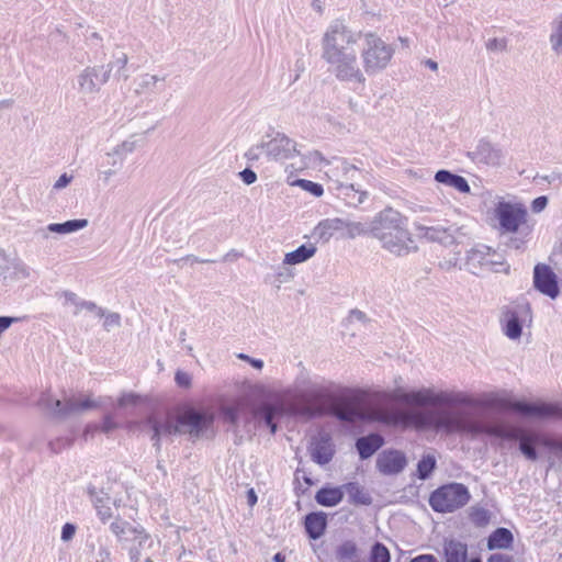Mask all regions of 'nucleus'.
Listing matches in <instances>:
<instances>
[{
	"mask_svg": "<svg viewBox=\"0 0 562 562\" xmlns=\"http://www.w3.org/2000/svg\"><path fill=\"white\" fill-rule=\"evenodd\" d=\"M391 553L386 546L380 541H375L369 553V562H390Z\"/></svg>",
	"mask_w": 562,
	"mask_h": 562,
	"instance_id": "nucleus-43",
	"label": "nucleus"
},
{
	"mask_svg": "<svg viewBox=\"0 0 562 562\" xmlns=\"http://www.w3.org/2000/svg\"><path fill=\"white\" fill-rule=\"evenodd\" d=\"M175 381L178 386L188 389L191 386V375L184 371L178 370L175 374Z\"/></svg>",
	"mask_w": 562,
	"mask_h": 562,
	"instance_id": "nucleus-55",
	"label": "nucleus"
},
{
	"mask_svg": "<svg viewBox=\"0 0 562 562\" xmlns=\"http://www.w3.org/2000/svg\"><path fill=\"white\" fill-rule=\"evenodd\" d=\"M178 420L180 429L186 430L182 434H188L191 438L199 439L213 426L214 415L209 411L189 406L181 412Z\"/></svg>",
	"mask_w": 562,
	"mask_h": 562,
	"instance_id": "nucleus-11",
	"label": "nucleus"
},
{
	"mask_svg": "<svg viewBox=\"0 0 562 562\" xmlns=\"http://www.w3.org/2000/svg\"><path fill=\"white\" fill-rule=\"evenodd\" d=\"M348 494V502L356 506H369L372 504V496L358 482L344 484V493Z\"/></svg>",
	"mask_w": 562,
	"mask_h": 562,
	"instance_id": "nucleus-33",
	"label": "nucleus"
},
{
	"mask_svg": "<svg viewBox=\"0 0 562 562\" xmlns=\"http://www.w3.org/2000/svg\"><path fill=\"white\" fill-rule=\"evenodd\" d=\"M37 406L49 413L53 418L66 419L71 415L80 414L99 407V403L86 397L77 401L75 397L64 396L63 400L54 398L49 392H43L37 401Z\"/></svg>",
	"mask_w": 562,
	"mask_h": 562,
	"instance_id": "nucleus-8",
	"label": "nucleus"
},
{
	"mask_svg": "<svg viewBox=\"0 0 562 562\" xmlns=\"http://www.w3.org/2000/svg\"><path fill=\"white\" fill-rule=\"evenodd\" d=\"M302 471H303L302 469L297 468V469H296V471H295V473H294V481H293L294 488H293V490H294V493H295V495H296L297 497H300V496L304 495V494L307 492V488H306V487L304 488V487L301 485V482H300V476H299V474H300Z\"/></svg>",
	"mask_w": 562,
	"mask_h": 562,
	"instance_id": "nucleus-62",
	"label": "nucleus"
},
{
	"mask_svg": "<svg viewBox=\"0 0 562 562\" xmlns=\"http://www.w3.org/2000/svg\"><path fill=\"white\" fill-rule=\"evenodd\" d=\"M533 288L554 300L560 295L558 276L549 265L537 263L533 268Z\"/></svg>",
	"mask_w": 562,
	"mask_h": 562,
	"instance_id": "nucleus-16",
	"label": "nucleus"
},
{
	"mask_svg": "<svg viewBox=\"0 0 562 562\" xmlns=\"http://www.w3.org/2000/svg\"><path fill=\"white\" fill-rule=\"evenodd\" d=\"M268 140L263 139L265 154L269 160L282 161L300 155L296 142L281 132L267 133Z\"/></svg>",
	"mask_w": 562,
	"mask_h": 562,
	"instance_id": "nucleus-13",
	"label": "nucleus"
},
{
	"mask_svg": "<svg viewBox=\"0 0 562 562\" xmlns=\"http://www.w3.org/2000/svg\"><path fill=\"white\" fill-rule=\"evenodd\" d=\"M72 445V439L68 437H59L48 442V448L53 453H59L65 448H68Z\"/></svg>",
	"mask_w": 562,
	"mask_h": 562,
	"instance_id": "nucleus-49",
	"label": "nucleus"
},
{
	"mask_svg": "<svg viewBox=\"0 0 562 562\" xmlns=\"http://www.w3.org/2000/svg\"><path fill=\"white\" fill-rule=\"evenodd\" d=\"M291 186H297L302 188L304 191L311 193L315 198H319L324 193V188L321 183L314 182L306 179H296L290 182Z\"/></svg>",
	"mask_w": 562,
	"mask_h": 562,
	"instance_id": "nucleus-45",
	"label": "nucleus"
},
{
	"mask_svg": "<svg viewBox=\"0 0 562 562\" xmlns=\"http://www.w3.org/2000/svg\"><path fill=\"white\" fill-rule=\"evenodd\" d=\"M81 306H82V310H86L88 312H92V313H94L100 318H102L104 316V308L98 306L92 301H86L85 300L83 303H81Z\"/></svg>",
	"mask_w": 562,
	"mask_h": 562,
	"instance_id": "nucleus-59",
	"label": "nucleus"
},
{
	"mask_svg": "<svg viewBox=\"0 0 562 562\" xmlns=\"http://www.w3.org/2000/svg\"><path fill=\"white\" fill-rule=\"evenodd\" d=\"M366 235L371 237V221L369 223H362L345 220L344 233L341 234V238L353 239L358 236Z\"/></svg>",
	"mask_w": 562,
	"mask_h": 562,
	"instance_id": "nucleus-37",
	"label": "nucleus"
},
{
	"mask_svg": "<svg viewBox=\"0 0 562 562\" xmlns=\"http://www.w3.org/2000/svg\"><path fill=\"white\" fill-rule=\"evenodd\" d=\"M142 396L136 393H124L119 400H117V406L119 407H125L127 405L136 406L140 403Z\"/></svg>",
	"mask_w": 562,
	"mask_h": 562,
	"instance_id": "nucleus-51",
	"label": "nucleus"
},
{
	"mask_svg": "<svg viewBox=\"0 0 562 562\" xmlns=\"http://www.w3.org/2000/svg\"><path fill=\"white\" fill-rule=\"evenodd\" d=\"M491 513L484 507L472 506L469 509V518L471 522L477 528L486 527L491 521Z\"/></svg>",
	"mask_w": 562,
	"mask_h": 562,
	"instance_id": "nucleus-40",
	"label": "nucleus"
},
{
	"mask_svg": "<svg viewBox=\"0 0 562 562\" xmlns=\"http://www.w3.org/2000/svg\"><path fill=\"white\" fill-rule=\"evenodd\" d=\"M344 499V484L340 486H323L315 494V501L324 507H334Z\"/></svg>",
	"mask_w": 562,
	"mask_h": 562,
	"instance_id": "nucleus-30",
	"label": "nucleus"
},
{
	"mask_svg": "<svg viewBox=\"0 0 562 562\" xmlns=\"http://www.w3.org/2000/svg\"><path fill=\"white\" fill-rule=\"evenodd\" d=\"M507 47V41L505 38H490L486 42V49L491 52L499 50L503 52Z\"/></svg>",
	"mask_w": 562,
	"mask_h": 562,
	"instance_id": "nucleus-54",
	"label": "nucleus"
},
{
	"mask_svg": "<svg viewBox=\"0 0 562 562\" xmlns=\"http://www.w3.org/2000/svg\"><path fill=\"white\" fill-rule=\"evenodd\" d=\"M376 469L384 475H396L407 465L406 454L397 449H385L376 458Z\"/></svg>",
	"mask_w": 562,
	"mask_h": 562,
	"instance_id": "nucleus-19",
	"label": "nucleus"
},
{
	"mask_svg": "<svg viewBox=\"0 0 562 562\" xmlns=\"http://www.w3.org/2000/svg\"><path fill=\"white\" fill-rule=\"evenodd\" d=\"M344 423L378 422L389 426L416 427L418 429H435L438 431L441 408L425 411H392L369 414L356 407H347L334 413Z\"/></svg>",
	"mask_w": 562,
	"mask_h": 562,
	"instance_id": "nucleus-5",
	"label": "nucleus"
},
{
	"mask_svg": "<svg viewBox=\"0 0 562 562\" xmlns=\"http://www.w3.org/2000/svg\"><path fill=\"white\" fill-rule=\"evenodd\" d=\"M130 532L134 535L133 544L128 549L130 562H140L142 551L153 547L151 536L140 525L130 527Z\"/></svg>",
	"mask_w": 562,
	"mask_h": 562,
	"instance_id": "nucleus-24",
	"label": "nucleus"
},
{
	"mask_svg": "<svg viewBox=\"0 0 562 562\" xmlns=\"http://www.w3.org/2000/svg\"><path fill=\"white\" fill-rule=\"evenodd\" d=\"M166 77H159L157 75H149L145 74L140 76L139 83H138V92L143 91H162L164 87L160 85L158 87V83L164 82Z\"/></svg>",
	"mask_w": 562,
	"mask_h": 562,
	"instance_id": "nucleus-39",
	"label": "nucleus"
},
{
	"mask_svg": "<svg viewBox=\"0 0 562 562\" xmlns=\"http://www.w3.org/2000/svg\"><path fill=\"white\" fill-rule=\"evenodd\" d=\"M446 562H467L468 546L459 540H448L443 544Z\"/></svg>",
	"mask_w": 562,
	"mask_h": 562,
	"instance_id": "nucleus-34",
	"label": "nucleus"
},
{
	"mask_svg": "<svg viewBox=\"0 0 562 562\" xmlns=\"http://www.w3.org/2000/svg\"><path fill=\"white\" fill-rule=\"evenodd\" d=\"M436 467L437 461L434 456H423V458L417 463V477L422 481L428 480L434 473Z\"/></svg>",
	"mask_w": 562,
	"mask_h": 562,
	"instance_id": "nucleus-41",
	"label": "nucleus"
},
{
	"mask_svg": "<svg viewBox=\"0 0 562 562\" xmlns=\"http://www.w3.org/2000/svg\"><path fill=\"white\" fill-rule=\"evenodd\" d=\"M92 562H112L111 544L106 537H98L95 542L88 543Z\"/></svg>",
	"mask_w": 562,
	"mask_h": 562,
	"instance_id": "nucleus-35",
	"label": "nucleus"
},
{
	"mask_svg": "<svg viewBox=\"0 0 562 562\" xmlns=\"http://www.w3.org/2000/svg\"><path fill=\"white\" fill-rule=\"evenodd\" d=\"M382 398L394 401L400 404L414 406H431L437 408L454 409L456 406L462 407H486L497 412L513 413L522 418L535 419H562V404L546 402H528L525 400H513L492 395L484 401L471 398L462 393L447 391L435 392L431 389H420L406 392L402 389H395L392 392L382 393Z\"/></svg>",
	"mask_w": 562,
	"mask_h": 562,
	"instance_id": "nucleus-1",
	"label": "nucleus"
},
{
	"mask_svg": "<svg viewBox=\"0 0 562 562\" xmlns=\"http://www.w3.org/2000/svg\"><path fill=\"white\" fill-rule=\"evenodd\" d=\"M435 180L446 187L453 188L460 193H470L471 188L468 180L447 169H440L435 173Z\"/></svg>",
	"mask_w": 562,
	"mask_h": 562,
	"instance_id": "nucleus-28",
	"label": "nucleus"
},
{
	"mask_svg": "<svg viewBox=\"0 0 562 562\" xmlns=\"http://www.w3.org/2000/svg\"><path fill=\"white\" fill-rule=\"evenodd\" d=\"M364 44L361 53L364 71L374 75L385 69L394 55V47L373 33L364 35Z\"/></svg>",
	"mask_w": 562,
	"mask_h": 562,
	"instance_id": "nucleus-9",
	"label": "nucleus"
},
{
	"mask_svg": "<svg viewBox=\"0 0 562 562\" xmlns=\"http://www.w3.org/2000/svg\"><path fill=\"white\" fill-rule=\"evenodd\" d=\"M238 176L247 186H250L257 181V173L250 168H245L238 173Z\"/></svg>",
	"mask_w": 562,
	"mask_h": 562,
	"instance_id": "nucleus-58",
	"label": "nucleus"
},
{
	"mask_svg": "<svg viewBox=\"0 0 562 562\" xmlns=\"http://www.w3.org/2000/svg\"><path fill=\"white\" fill-rule=\"evenodd\" d=\"M300 397L306 403L286 404L279 394L269 392L250 405V414L254 419L262 422L271 435H276L278 420L285 416L313 419L326 415V404L331 403L335 395L326 386L314 385L308 392L301 393Z\"/></svg>",
	"mask_w": 562,
	"mask_h": 562,
	"instance_id": "nucleus-3",
	"label": "nucleus"
},
{
	"mask_svg": "<svg viewBox=\"0 0 562 562\" xmlns=\"http://www.w3.org/2000/svg\"><path fill=\"white\" fill-rule=\"evenodd\" d=\"M338 169L347 177V179L353 180L356 178V173L360 172L359 169L349 164L346 159H340V166Z\"/></svg>",
	"mask_w": 562,
	"mask_h": 562,
	"instance_id": "nucleus-53",
	"label": "nucleus"
},
{
	"mask_svg": "<svg viewBox=\"0 0 562 562\" xmlns=\"http://www.w3.org/2000/svg\"><path fill=\"white\" fill-rule=\"evenodd\" d=\"M87 494L97 512V516L102 524H106L112 517L111 502L112 497L102 488H97L94 485L89 484Z\"/></svg>",
	"mask_w": 562,
	"mask_h": 562,
	"instance_id": "nucleus-22",
	"label": "nucleus"
},
{
	"mask_svg": "<svg viewBox=\"0 0 562 562\" xmlns=\"http://www.w3.org/2000/svg\"><path fill=\"white\" fill-rule=\"evenodd\" d=\"M487 562H514V558L505 553H493L488 557Z\"/></svg>",
	"mask_w": 562,
	"mask_h": 562,
	"instance_id": "nucleus-64",
	"label": "nucleus"
},
{
	"mask_svg": "<svg viewBox=\"0 0 562 562\" xmlns=\"http://www.w3.org/2000/svg\"><path fill=\"white\" fill-rule=\"evenodd\" d=\"M144 425L150 428L153 432L150 439L157 451L160 450L162 437L182 434V431H184L180 429L178 417L176 420H172L170 418L159 419L155 415H149L145 418Z\"/></svg>",
	"mask_w": 562,
	"mask_h": 562,
	"instance_id": "nucleus-18",
	"label": "nucleus"
},
{
	"mask_svg": "<svg viewBox=\"0 0 562 562\" xmlns=\"http://www.w3.org/2000/svg\"><path fill=\"white\" fill-rule=\"evenodd\" d=\"M130 527H133L128 521L122 520L120 516L115 518L114 521L110 524L111 532L116 537L117 541H123L124 533L126 530L130 531Z\"/></svg>",
	"mask_w": 562,
	"mask_h": 562,
	"instance_id": "nucleus-47",
	"label": "nucleus"
},
{
	"mask_svg": "<svg viewBox=\"0 0 562 562\" xmlns=\"http://www.w3.org/2000/svg\"><path fill=\"white\" fill-rule=\"evenodd\" d=\"M514 543L513 532L505 527H497L490 533L486 541L488 550L510 549Z\"/></svg>",
	"mask_w": 562,
	"mask_h": 562,
	"instance_id": "nucleus-31",
	"label": "nucleus"
},
{
	"mask_svg": "<svg viewBox=\"0 0 562 562\" xmlns=\"http://www.w3.org/2000/svg\"><path fill=\"white\" fill-rule=\"evenodd\" d=\"M112 72V64L86 67L77 78L79 91L85 94L99 92Z\"/></svg>",
	"mask_w": 562,
	"mask_h": 562,
	"instance_id": "nucleus-15",
	"label": "nucleus"
},
{
	"mask_svg": "<svg viewBox=\"0 0 562 562\" xmlns=\"http://www.w3.org/2000/svg\"><path fill=\"white\" fill-rule=\"evenodd\" d=\"M325 60L334 67L333 71L338 80L357 82L364 86L366 77L358 67L355 50L340 54V56H335L334 58H326Z\"/></svg>",
	"mask_w": 562,
	"mask_h": 562,
	"instance_id": "nucleus-14",
	"label": "nucleus"
},
{
	"mask_svg": "<svg viewBox=\"0 0 562 562\" xmlns=\"http://www.w3.org/2000/svg\"><path fill=\"white\" fill-rule=\"evenodd\" d=\"M316 250L313 244H303L293 251L285 254L283 263L292 266L305 262L315 255Z\"/></svg>",
	"mask_w": 562,
	"mask_h": 562,
	"instance_id": "nucleus-36",
	"label": "nucleus"
},
{
	"mask_svg": "<svg viewBox=\"0 0 562 562\" xmlns=\"http://www.w3.org/2000/svg\"><path fill=\"white\" fill-rule=\"evenodd\" d=\"M304 529L311 540L319 539L326 531L328 520L324 512H312L304 517Z\"/></svg>",
	"mask_w": 562,
	"mask_h": 562,
	"instance_id": "nucleus-26",
	"label": "nucleus"
},
{
	"mask_svg": "<svg viewBox=\"0 0 562 562\" xmlns=\"http://www.w3.org/2000/svg\"><path fill=\"white\" fill-rule=\"evenodd\" d=\"M542 447L554 453L559 459H562V437L554 438L548 436V438H543Z\"/></svg>",
	"mask_w": 562,
	"mask_h": 562,
	"instance_id": "nucleus-48",
	"label": "nucleus"
},
{
	"mask_svg": "<svg viewBox=\"0 0 562 562\" xmlns=\"http://www.w3.org/2000/svg\"><path fill=\"white\" fill-rule=\"evenodd\" d=\"M335 190L337 199L341 200L349 207H359L369 199V192L353 183L339 182Z\"/></svg>",
	"mask_w": 562,
	"mask_h": 562,
	"instance_id": "nucleus-21",
	"label": "nucleus"
},
{
	"mask_svg": "<svg viewBox=\"0 0 562 562\" xmlns=\"http://www.w3.org/2000/svg\"><path fill=\"white\" fill-rule=\"evenodd\" d=\"M547 205H548V198L546 195H540L531 202V210L535 213H540L541 211H543L547 207Z\"/></svg>",
	"mask_w": 562,
	"mask_h": 562,
	"instance_id": "nucleus-61",
	"label": "nucleus"
},
{
	"mask_svg": "<svg viewBox=\"0 0 562 562\" xmlns=\"http://www.w3.org/2000/svg\"><path fill=\"white\" fill-rule=\"evenodd\" d=\"M527 319L531 321V307L527 301L518 302L514 306H506L503 311V333L512 340L519 339Z\"/></svg>",
	"mask_w": 562,
	"mask_h": 562,
	"instance_id": "nucleus-12",
	"label": "nucleus"
},
{
	"mask_svg": "<svg viewBox=\"0 0 562 562\" xmlns=\"http://www.w3.org/2000/svg\"><path fill=\"white\" fill-rule=\"evenodd\" d=\"M135 149L134 140H125L122 144L117 145L114 149L115 155H126L132 153Z\"/></svg>",
	"mask_w": 562,
	"mask_h": 562,
	"instance_id": "nucleus-60",
	"label": "nucleus"
},
{
	"mask_svg": "<svg viewBox=\"0 0 562 562\" xmlns=\"http://www.w3.org/2000/svg\"><path fill=\"white\" fill-rule=\"evenodd\" d=\"M423 237L429 241H436L445 246L452 245L456 241L453 231L451 227L446 228L442 226H422Z\"/></svg>",
	"mask_w": 562,
	"mask_h": 562,
	"instance_id": "nucleus-32",
	"label": "nucleus"
},
{
	"mask_svg": "<svg viewBox=\"0 0 562 562\" xmlns=\"http://www.w3.org/2000/svg\"><path fill=\"white\" fill-rule=\"evenodd\" d=\"M494 256L495 251L491 247L477 244L467 251L465 266L474 274L484 268L493 269L494 266L503 263L493 259Z\"/></svg>",
	"mask_w": 562,
	"mask_h": 562,
	"instance_id": "nucleus-17",
	"label": "nucleus"
},
{
	"mask_svg": "<svg viewBox=\"0 0 562 562\" xmlns=\"http://www.w3.org/2000/svg\"><path fill=\"white\" fill-rule=\"evenodd\" d=\"M438 431L446 434H467L472 436L486 435L504 440L518 441V449L530 461H537L539 453L537 447H542L543 438L548 435L527 432L510 426L497 418L477 419L463 409L441 408Z\"/></svg>",
	"mask_w": 562,
	"mask_h": 562,
	"instance_id": "nucleus-2",
	"label": "nucleus"
},
{
	"mask_svg": "<svg viewBox=\"0 0 562 562\" xmlns=\"http://www.w3.org/2000/svg\"><path fill=\"white\" fill-rule=\"evenodd\" d=\"M468 156L475 162L497 166L502 162L503 153L494 147L488 140L482 138L479 140L474 150L469 151Z\"/></svg>",
	"mask_w": 562,
	"mask_h": 562,
	"instance_id": "nucleus-23",
	"label": "nucleus"
},
{
	"mask_svg": "<svg viewBox=\"0 0 562 562\" xmlns=\"http://www.w3.org/2000/svg\"><path fill=\"white\" fill-rule=\"evenodd\" d=\"M119 427L117 423L113 419L111 415H105L103 417L101 426H99L100 431L104 434H110L114 429Z\"/></svg>",
	"mask_w": 562,
	"mask_h": 562,
	"instance_id": "nucleus-57",
	"label": "nucleus"
},
{
	"mask_svg": "<svg viewBox=\"0 0 562 562\" xmlns=\"http://www.w3.org/2000/svg\"><path fill=\"white\" fill-rule=\"evenodd\" d=\"M358 35L350 31L341 21H334L327 29L323 38V58H334L353 50L350 44L357 42Z\"/></svg>",
	"mask_w": 562,
	"mask_h": 562,
	"instance_id": "nucleus-10",
	"label": "nucleus"
},
{
	"mask_svg": "<svg viewBox=\"0 0 562 562\" xmlns=\"http://www.w3.org/2000/svg\"><path fill=\"white\" fill-rule=\"evenodd\" d=\"M12 273L10 278L12 280H24L32 278L36 272L30 268L26 263H24L21 259L16 258L11 263Z\"/></svg>",
	"mask_w": 562,
	"mask_h": 562,
	"instance_id": "nucleus-42",
	"label": "nucleus"
},
{
	"mask_svg": "<svg viewBox=\"0 0 562 562\" xmlns=\"http://www.w3.org/2000/svg\"><path fill=\"white\" fill-rule=\"evenodd\" d=\"M355 321L366 324L369 319L366 313L355 308L349 312L348 322L352 323Z\"/></svg>",
	"mask_w": 562,
	"mask_h": 562,
	"instance_id": "nucleus-63",
	"label": "nucleus"
},
{
	"mask_svg": "<svg viewBox=\"0 0 562 562\" xmlns=\"http://www.w3.org/2000/svg\"><path fill=\"white\" fill-rule=\"evenodd\" d=\"M104 322L103 327L106 331H109L113 327H119L121 325V315L115 312H109L104 310Z\"/></svg>",
	"mask_w": 562,
	"mask_h": 562,
	"instance_id": "nucleus-50",
	"label": "nucleus"
},
{
	"mask_svg": "<svg viewBox=\"0 0 562 562\" xmlns=\"http://www.w3.org/2000/svg\"><path fill=\"white\" fill-rule=\"evenodd\" d=\"M371 237L380 243L382 249L396 257L418 250L408 228V218L391 206L381 210L371 220Z\"/></svg>",
	"mask_w": 562,
	"mask_h": 562,
	"instance_id": "nucleus-4",
	"label": "nucleus"
},
{
	"mask_svg": "<svg viewBox=\"0 0 562 562\" xmlns=\"http://www.w3.org/2000/svg\"><path fill=\"white\" fill-rule=\"evenodd\" d=\"M265 153V144H263V139L261 140V143L257 144V145H254L251 146L246 153H245V158L249 161V162H254V161H257L261 154Z\"/></svg>",
	"mask_w": 562,
	"mask_h": 562,
	"instance_id": "nucleus-52",
	"label": "nucleus"
},
{
	"mask_svg": "<svg viewBox=\"0 0 562 562\" xmlns=\"http://www.w3.org/2000/svg\"><path fill=\"white\" fill-rule=\"evenodd\" d=\"M471 498L469 488L462 483H448L439 486L429 496V505L434 512L453 513L465 506Z\"/></svg>",
	"mask_w": 562,
	"mask_h": 562,
	"instance_id": "nucleus-7",
	"label": "nucleus"
},
{
	"mask_svg": "<svg viewBox=\"0 0 562 562\" xmlns=\"http://www.w3.org/2000/svg\"><path fill=\"white\" fill-rule=\"evenodd\" d=\"M385 443L384 437L379 432H370L358 437L355 447L361 460H368Z\"/></svg>",
	"mask_w": 562,
	"mask_h": 562,
	"instance_id": "nucleus-25",
	"label": "nucleus"
},
{
	"mask_svg": "<svg viewBox=\"0 0 562 562\" xmlns=\"http://www.w3.org/2000/svg\"><path fill=\"white\" fill-rule=\"evenodd\" d=\"M76 530H77V526L75 524H72V522L64 524V526L61 527L60 539L64 542L70 541L75 537Z\"/></svg>",
	"mask_w": 562,
	"mask_h": 562,
	"instance_id": "nucleus-56",
	"label": "nucleus"
},
{
	"mask_svg": "<svg viewBox=\"0 0 562 562\" xmlns=\"http://www.w3.org/2000/svg\"><path fill=\"white\" fill-rule=\"evenodd\" d=\"M494 216L498 221V232L504 245L509 249L525 251L532 238L535 224L530 223L526 206L499 200L495 204Z\"/></svg>",
	"mask_w": 562,
	"mask_h": 562,
	"instance_id": "nucleus-6",
	"label": "nucleus"
},
{
	"mask_svg": "<svg viewBox=\"0 0 562 562\" xmlns=\"http://www.w3.org/2000/svg\"><path fill=\"white\" fill-rule=\"evenodd\" d=\"M345 220L340 217L326 218L321 221L314 229V236L326 243L336 233H344Z\"/></svg>",
	"mask_w": 562,
	"mask_h": 562,
	"instance_id": "nucleus-29",
	"label": "nucleus"
},
{
	"mask_svg": "<svg viewBox=\"0 0 562 562\" xmlns=\"http://www.w3.org/2000/svg\"><path fill=\"white\" fill-rule=\"evenodd\" d=\"M88 223L86 218L68 220L64 223H50L45 228L37 229L36 234H41L44 238L47 237V233L66 235L87 227Z\"/></svg>",
	"mask_w": 562,
	"mask_h": 562,
	"instance_id": "nucleus-27",
	"label": "nucleus"
},
{
	"mask_svg": "<svg viewBox=\"0 0 562 562\" xmlns=\"http://www.w3.org/2000/svg\"><path fill=\"white\" fill-rule=\"evenodd\" d=\"M240 413H241V403L226 405L221 408V414H222L224 420L233 426H236L238 424Z\"/></svg>",
	"mask_w": 562,
	"mask_h": 562,
	"instance_id": "nucleus-46",
	"label": "nucleus"
},
{
	"mask_svg": "<svg viewBox=\"0 0 562 562\" xmlns=\"http://www.w3.org/2000/svg\"><path fill=\"white\" fill-rule=\"evenodd\" d=\"M311 459L318 465L329 463L335 456V446L328 434L315 438L308 448Z\"/></svg>",
	"mask_w": 562,
	"mask_h": 562,
	"instance_id": "nucleus-20",
	"label": "nucleus"
},
{
	"mask_svg": "<svg viewBox=\"0 0 562 562\" xmlns=\"http://www.w3.org/2000/svg\"><path fill=\"white\" fill-rule=\"evenodd\" d=\"M358 547L352 540H346L336 549V558L341 562H359Z\"/></svg>",
	"mask_w": 562,
	"mask_h": 562,
	"instance_id": "nucleus-38",
	"label": "nucleus"
},
{
	"mask_svg": "<svg viewBox=\"0 0 562 562\" xmlns=\"http://www.w3.org/2000/svg\"><path fill=\"white\" fill-rule=\"evenodd\" d=\"M551 48L558 55H562V13L549 37Z\"/></svg>",
	"mask_w": 562,
	"mask_h": 562,
	"instance_id": "nucleus-44",
	"label": "nucleus"
}]
</instances>
